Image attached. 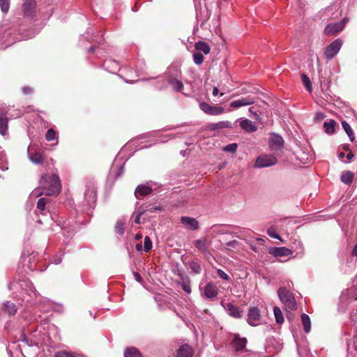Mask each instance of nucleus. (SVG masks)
Returning a JSON list of instances; mask_svg holds the SVG:
<instances>
[{"mask_svg": "<svg viewBox=\"0 0 357 357\" xmlns=\"http://www.w3.org/2000/svg\"><path fill=\"white\" fill-rule=\"evenodd\" d=\"M61 184L59 177L56 174L47 175L45 174L42 176L40 181V188L35 189L31 195L39 197L43 194L46 195H57L61 190Z\"/></svg>", "mask_w": 357, "mask_h": 357, "instance_id": "nucleus-1", "label": "nucleus"}, {"mask_svg": "<svg viewBox=\"0 0 357 357\" xmlns=\"http://www.w3.org/2000/svg\"><path fill=\"white\" fill-rule=\"evenodd\" d=\"M278 296L287 311L295 310L297 303L294 294L286 287H280L278 290Z\"/></svg>", "mask_w": 357, "mask_h": 357, "instance_id": "nucleus-2", "label": "nucleus"}, {"mask_svg": "<svg viewBox=\"0 0 357 357\" xmlns=\"http://www.w3.org/2000/svg\"><path fill=\"white\" fill-rule=\"evenodd\" d=\"M278 162L275 156L271 154H261L259 155L255 161V167L265 168L275 165Z\"/></svg>", "mask_w": 357, "mask_h": 357, "instance_id": "nucleus-3", "label": "nucleus"}, {"mask_svg": "<svg viewBox=\"0 0 357 357\" xmlns=\"http://www.w3.org/2000/svg\"><path fill=\"white\" fill-rule=\"evenodd\" d=\"M342 45V41L340 38L331 43L325 49V57L329 60L332 59L340 52Z\"/></svg>", "mask_w": 357, "mask_h": 357, "instance_id": "nucleus-4", "label": "nucleus"}, {"mask_svg": "<svg viewBox=\"0 0 357 357\" xmlns=\"http://www.w3.org/2000/svg\"><path fill=\"white\" fill-rule=\"evenodd\" d=\"M261 311L257 307H250L248 312L247 322L252 326H257L261 324Z\"/></svg>", "mask_w": 357, "mask_h": 357, "instance_id": "nucleus-5", "label": "nucleus"}, {"mask_svg": "<svg viewBox=\"0 0 357 357\" xmlns=\"http://www.w3.org/2000/svg\"><path fill=\"white\" fill-rule=\"evenodd\" d=\"M84 192V198L86 205L89 207H93L96 202V190L93 183H90L86 186Z\"/></svg>", "mask_w": 357, "mask_h": 357, "instance_id": "nucleus-6", "label": "nucleus"}, {"mask_svg": "<svg viewBox=\"0 0 357 357\" xmlns=\"http://www.w3.org/2000/svg\"><path fill=\"white\" fill-rule=\"evenodd\" d=\"M199 108L206 114L217 116L224 112V108L222 107L211 105L206 102H202L199 103Z\"/></svg>", "mask_w": 357, "mask_h": 357, "instance_id": "nucleus-7", "label": "nucleus"}, {"mask_svg": "<svg viewBox=\"0 0 357 357\" xmlns=\"http://www.w3.org/2000/svg\"><path fill=\"white\" fill-rule=\"evenodd\" d=\"M347 21V20L344 18L341 22L328 24L324 29V33L326 35H334L343 29Z\"/></svg>", "mask_w": 357, "mask_h": 357, "instance_id": "nucleus-8", "label": "nucleus"}, {"mask_svg": "<svg viewBox=\"0 0 357 357\" xmlns=\"http://www.w3.org/2000/svg\"><path fill=\"white\" fill-rule=\"evenodd\" d=\"M269 147L273 151H278L280 150L284 145V141L282 137L275 133H273L271 135L269 142H268Z\"/></svg>", "mask_w": 357, "mask_h": 357, "instance_id": "nucleus-9", "label": "nucleus"}, {"mask_svg": "<svg viewBox=\"0 0 357 357\" xmlns=\"http://www.w3.org/2000/svg\"><path fill=\"white\" fill-rule=\"evenodd\" d=\"M29 159L34 164H40L43 161V157L41 153H38L33 149V145H29L27 149Z\"/></svg>", "mask_w": 357, "mask_h": 357, "instance_id": "nucleus-10", "label": "nucleus"}, {"mask_svg": "<svg viewBox=\"0 0 357 357\" xmlns=\"http://www.w3.org/2000/svg\"><path fill=\"white\" fill-rule=\"evenodd\" d=\"M268 252L273 256L278 257L290 255L293 253V250L286 247H275L271 248L268 250Z\"/></svg>", "mask_w": 357, "mask_h": 357, "instance_id": "nucleus-11", "label": "nucleus"}, {"mask_svg": "<svg viewBox=\"0 0 357 357\" xmlns=\"http://www.w3.org/2000/svg\"><path fill=\"white\" fill-rule=\"evenodd\" d=\"M254 102L255 100L253 98L250 96H247L231 101L230 102V107L233 108H239L243 106L252 105Z\"/></svg>", "mask_w": 357, "mask_h": 357, "instance_id": "nucleus-12", "label": "nucleus"}, {"mask_svg": "<svg viewBox=\"0 0 357 357\" xmlns=\"http://www.w3.org/2000/svg\"><path fill=\"white\" fill-rule=\"evenodd\" d=\"M181 222L188 229L190 230H197L199 229L198 221L191 217L182 216L181 218Z\"/></svg>", "mask_w": 357, "mask_h": 357, "instance_id": "nucleus-13", "label": "nucleus"}, {"mask_svg": "<svg viewBox=\"0 0 357 357\" xmlns=\"http://www.w3.org/2000/svg\"><path fill=\"white\" fill-rule=\"evenodd\" d=\"M218 290L215 284L212 282L208 283L204 288L205 296L211 300H215L218 296Z\"/></svg>", "mask_w": 357, "mask_h": 357, "instance_id": "nucleus-14", "label": "nucleus"}, {"mask_svg": "<svg viewBox=\"0 0 357 357\" xmlns=\"http://www.w3.org/2000/svg\"><path fill=\"white\" fill-rule=\"evenodd\" d=\"M35 0H25L22 5L24 13L27 17H31L35 13L36 8Z\"/></svg>", "mask_w": 357, "mask_h": 357, "instance_id": "nucleus-15", "label": "nucleus"}, {"mask_svg": "<svg viewBox=\"0 0 357 357\" xmlns=\"http://www.w3.org/2000/svg\"><path fill=\"white\" fill-rule=\"evenodd\" d=\"M195 246L203 254H208L209 243L206 237H202L194 242Z\"/></svg>", "mask_w": 357, "mask_h": 357, "instance_id": "nucleus-16", "label": "nucleus"}, {"mask_svg": "<svg viewBox=\"0 0 357 357\" xmlns=\"http://www.w3.org/2000/svg\"><path fill=\"white\" fill-rule=\"evenodd\" d=\"M192 356L193 349L187 344L180 346L177 350L176 357H192Z\"/></svg>", "mask_w": 357, "mask_h": 357, "instance_id": "nucleus-17", "label": "nucleus"}, {"mask_svg": "<svg viewBox=\"0 0 357 357\" xmlns=\"http://www.w3.org/2000/svg\"><path fill=\"white\" fill-rule=\"evenodd\" d=\"M240 126L243 130L248 132H253L257 131V126L250 120L245 119L241 121Z\"/></svg>", "mask_w": 357, "mask_h": 357, "instance_id": "nucleus-18", "label": "nucleus"}, {"mask_svg": "<svg viewBox=\"0 0 357 357\" xmlns=\"http://www.w3.org/2000/svg\"><path fill=\"white\" fill-rule=\"evenodd\" d=\"M227 311L230 316L234 318H241L243 316V310H241L240 307L235 306L231 303H228L227 305Z\"/></svg>", "mask_w": 357, "mask_h": 357, "instance_id": "nucleus-19", "label": "nucleus"}, {"mask_svg": "<svg viewBox=\"0 0 357 357\" xmlns=\"http://www.w3.org/2000/svg\"><path fill=\"white\" fill-rule=\"evenodd\" d=\"M247 340L245 337H240L238 335H235L232 344L236 351L243 350L246 345Z\"/></svg>", "mask_w": 357, "mask_h": 357, "instance_id": "nucleus-20", "label": "nucleus"}, {"mask_svg": "<svg viewBox=\"0 0 357 357\" xmlns=\"http://www.w3.org/2000/svg\"><path fill=\"white\" fill-rule=\"evenodd\" d=\"M150 211L151 212L153 211H160L161 210V207L160 206H155V207H151L150 208H148V206L146 207V208H139L138 209V211H135L134 213V214L135 215L136 214V216L135 218V222L136 224H139L140 223V220H141V216L145 212V211Z\"/></svg>", "mask_w": 357, "mask_h": 357, "instance_id": "nucleus-21", "label": "nucleus"}, {"mask_svg": "<svg viewBox=\"0 0 357 357\" xmlns=\"http://www.w3.org/2000/svg\"><path fill=\"white\" fill-rule=\"evenodd\" d=\"M207 127L210 130L228 128L231 127V123L229 121H220L218 123H209Z\"/></svg>", "mask_w": 357, "mask_h": 357, "instance_id": "nucleus-22", "label": "nucleus"}, {"mask_svg": "<svg viewBox=\"0 0 357 357\" xmlns=\"http://www.w3.org/2000/svg\"><path fill=\"white\" fill-rule=\"evenodd\" d=\"M181 282H179V284L181 285L182 289L187 293L188 294H190L191 293V286H190V278L184 275H180Z\"/></svg>", "mask_w": 357, "mask_h": 357, "instance_id": "nucleus-23", "label": "nucleus"}, {"mask_svg": "<svg viewBox=\"0 0 357 357\" xmlns=\"http://www.w3.org/2000/svg\"><path fill=\"white\" fill-rule=\"evenodd\" d=\"M152 189L151 187L145 185H139L137 186L135 191V195L137 198H139V196H145L151 193Z\"/></svg>", "mask_w": 357, "mask_h": 357, "instance_id": "nucleus-24", "label": "nucleus"}, {"mask_svg": "<svg viewBox=\"0 0 357 357\" xmlns=\"http://www.w3.org/2000/svg\"><path fill=\"white\" fill-rule=\"evenodd\" d=\"M2 310L9 316L14 315L17 312V307L15 305L10 301H6L3 303Z\"/></svg>", "mask_w": 357, "mask_h": 357, "instance_id": "nucleus-25", "label": "nucleus"}, {"mask_svg": "<svg viewBox=\"0 0 357 357\" xmlns=\"http://www.w3.org/2000/svg\"><path fill=\"white\" fill-rule=\"evenodd\" d=\"M169 84L171 85L172 89L178 92H181L183 89V84L181 80L176 79V78H171L168 80Z\"/></svg>", "mask_w": 357, "mask_h": 357, "instance_id": "nucleus-26", "label": "nucleus"}, {"mask_svg": "<svg viewBox=\"0 0 357 357\" xmlns=\"http://www.w3.org/2000/svg\"><path fill=\"white\" fill-rule=\"evenodd\" d=\"M293 248H294V250L296 252V255L294 257L301 258L303 257L305 254V248L303 244L301 242L298 241L294 243Z\"/></svg>", "mask_w": 357, "mask_h": 357, "instance_id": "nucleus-27", "label": "nucleus"}, {"mask_svg": "<svg viewBox=\"0 0 357 357\" xmlns=\"http://www.w3.org/2000/svg\"><path fill=\"white\" fill-rule=\"evenodd\" d=\"M354 177V174L349 171L343 172L340 176L341 181L347 185H350Z\"/></svg>", "mask_w": 357, "mask_h": 357, "instance_id": "nucleus-28", "label": "nucleus"}, {"mask_svg": "<svg viewBox=\"0 0 357 357\" xmlns=\"http://www.w3.org/2000/svg\"><path fill=\"white\" fill-rule=\"evenodd\" d=\"M301 318L305 332L306 333H310L311 329V321L309 316L305 313H303Z\"/></svg>", "mask_w": 357, "mask_h": 357, "instance_id": "nucleus-29", "label": "nucleus"}, {"mask_svg": "<svg viewBox=\"0 0 357 357\" xmlns=\"http://www.w3.org/2000/svg\"><path fill=\"white\" fill-rule=\"evenodd\" d=\"M195 47L199 52H203L205 54H208L211 51L210 46L207 43L202 41L196 43Z\"/></svg>", "mask_w": 357, "mask_h": 357, "instance_id": "nucleus-30", "label": "nucleus"}, {"mask_svg": "<svg viewBox=\"0 0 357 357\" xmlns=\"http://www.w3.org/2000/svg\"><path fill=\"white\" fill-rule=\"evenodd\" d=\"M50 202V199L41 197L38 200L37 209L40 211L42 215L45 214L46 204Z\"/></svg>", "mask_w": 357, "mask_h": 357, "instance_id": "nucleus-31", "label": "nucleus"}, {"mask_svg": "<svg viewBox=\"0 0 357 357\" xmlns=\"http://www.w3.org/2000/svg\"><path fill=\"white\" fill-rule=\"evenodd\" d=\"M8 119L6 115L0 116V133L2 135H5L8 129Z\"/></svg>", "mask_w": 357, "mask_h": 357, "instance_id": "nucleus-32", "label": "nucleus"}, {"mask_svg": "<svg viewBox=\"0 0 357 357\" xmlns=\"http://www.w3.org/2000/svg\"><path fill=\"white\" fill-rule=\"evenodd\" d=\"M124 357H142V355L137 348L130 347L124 351Z\"/></svg>", "mask_w": 357, "mask_h": 357, "instance_id": "nucleus-33", "label": "nucleus"}, {"mask_svg": "<svg viewBox=\"0 0 357 357\" xmlns=\"http://www.w3.org/2000/svg\"><path fill=\"white\" fill-rule=\"evenodd\" d=\"M335 124L336 122L333 119H331L329 121L324 122V128L325 132L328 134H333L335 132Z\"/></svg>", "mask_w": 357, "mask_h": 357, "instance_id": "nucleus-34", "label": "nucleus"}, {"mask_svg": "<svg viewBox=\"0 0 357 357\" xmlns=\"http://www.w3.org/2000/svg\"><path fill=\"white\" fill-rule=\"evenodd\" d=\"M273 313L277 324H281L284 322V317L280 307L275 306Z\"/></svg>", "mask_w": 357, "mask_h": 357, "instance_id": "nucleus-35", "label": "nucleus"}, {"mask_svg": "<svg viewBox=\"0 0 357 357\" xmlns=\"http://www.w3.org/2000/svg\"><path fill=\"white\" fill-rule=\"evenodd\" d=\"M342 126L346 133L347 134L349 139L353 142L354 140V135L352 131V129L349 124L345 121H342Z\"/></svg>", "mask_w": 357, "mask_h": 357, "instance_id": "nucleus-36", "label": "nucleus"}, {"mask_svg": "<svg viewBox=\"0 0 357 357\" xmlns=\"http://www.w3.org/2000/svg\"><path fill=\"white\" fill-rule=\"evenodd\" d=\"M189 267L191 271L195 274H199L202 271V268L199 264L197 261H191L190 263Z\"/></svg>", "mask_w": 357, "mask_h": 357, "instance_id": "nucleus-37", "label": "nucleus"}, {"mask_svg": "<svg viewBox=\"0 0 357 357\" xmlns=\"http://www.w3.org/2000/svg\"><path fill=\"white\" fill-rule=\"evenodd\" d=\"M0 8L3 13H7L10 8V0H0Z\"/></svg>", "mask_w": 357, "mask_h": 357, "instance_id": "nucleus-38", "label": "nucleus"}, {"mask_svg": "<svg viewBox=\"0 0 357 357\" xmlns=\"http://www.w3.org/2000/svg\"><path fill=\"white\" fill-rule=\"evenodd\" d=\"M193 61L195 64L201 65L204 61V56L201 52H197L193 54Z\"/></svg>", "mask_w": 357, "mask_h": 357, "instance_id": "nucleus-39", "label": "nucleus"}, {"mask_svg": "<svg viewBox=\"0 0 357 357\" xmlns=\"http://www.w3.org/2000/svg\"><path fill=\"white\" fill-rule=\"evenodd\" d=\"M267 234L271 238H275V239H278V240L282 241L280 236L277 234L276 230L274 227H269L267 229Z\"/></svg>", "mask_w": 357, "mask_h": 357, "instance_id": "nucleus-40", "label": "nucleus"}, {"mask_svg": "<svg viewBox=\"0 0 357 357\" xmlns=\"http://www.w3.org/2000/svg\"><path fill=\"white\" fill-rule=\"evenodd\" d=\"M301 79L304 86L306 87L307 91L310 92L312 91V84L310 79L305 74L301 75Z\"/></svg>", "mask_w": 357, "mask_h": 357, "instance_id": "nucleus-41", "label": "nucleus"}, {"mask_svg": "<svg viewBox=\"0 0 357 357\" xmlns=\"http://www.w3.org/2000/svg\"><path fill=\"white\" fill-rule=\"evenodd\" d=\"M152 248V242L149 236L144 238V251L149 252Z\"/></svg>", "mask_w": 357, "mask_h": 357, "instance_id": "nucleus-42", "label": "nucleus"}, {"mask_svg": "<svg viewBox=\"0 0 357 357\" xmlns=\"http://www.w3.org/2000/svg\"><path fill=\"white\" fill-rule=\"evenodd\" d=\"M237 149V144H229L223 147L222 150L225 152L229 153H235Z\"/></svg>", "mask_w": 357, "mask_h": 357, "instance_id": "nucleus-43", "label": "nucleus"}, {"mask_svg": "<svg viewBox=\"0 0 357 357\" xmlns=\"http://www.w3.org/2000/svg\"><path fill=\"white\" fill-rule=\"evenodd\" d=\"M56 138V132L52 128L49 129L45 134L47 141H52Z\"/></svg>", "mask_w": 357, "mask_h": 357, "instance_id": "nucleus-44", "label": "nucleus"}, {"mask_svg": "<svg viewBox=\"0 0 357 357\" xmlns=\"http://www.w3.org/2000/svg\"><path fill=\"white\" fill-rule=\"evenodd\" d=\"M115 231L119 235H122L124 233V223L118 222L115 226Z\"/></svg>", "mask_w": 357, "mask_h": 357, "instance_id": "nucleus-45", "label": "nucleus"}, {"mask_svg": "<svg viewBox=\"0 0 357 357\" xmlns=\"http://www.w3.org/2000/svg\"><path fill=\"white\" fill-rule=\"evenodd\" d=\"M217 273L222 279H223L226 281L231 280L230 277L226 273H225L222 269H220V268L217 269Z\"/></svg>", "mask_w": 357, "mask_h": 357, "instance_id": "nucleus-46", "label": "nucleus"}, {"mask_svg": "<svg viewBox=\"0 0 357 357\" xmlns=\"http://www.w3.org/2000/svg\"><path fill=\"white\" fill-rule=\"evenodd\" d=\"M22 341L23 342H25L29 347L37 346V344H38L37 342H36L35 341H33V340H31L30 342H29L26 337L24 335L22 337Z\"/></svg>", "mask_w": 357, "mask_h": 357, "instance_id": "nucleus-47", "label": "nucleus"}, {"mask_svg": "<svg viewBox=\"0 0 357 357\" xmlns=\"http://www.w3.org/2000/svg\"><path fill=\"white\" fill-rule=\"evenodd\" d=\"M62 253L57 254L54 259L53 263L54 264H59L62 261Z\"/></svg>", "mask_w": 357, "mask_h": 357, "instance_id": "nucleus-48", "label": "nucleus"}, {"mask_svg": "<svg viewBox=\"0 0 357 357\" xmlns=\"http://www.w3.org/2000/svg\"><path fill=\"white\" fill-rule=\"evenodd\" d=\"M22 91L24 94H30L32 92V89L29 86H24L22 88Z\"/></svg>", "mask_w": 357, "mask_h": 357, "instance_id": "nucleus-49", "label": "nucleus"}, {"mask_svg": "<svg viewBox=\"0 0 357 357\" xmlns=\"http://www.w3.org/2000/svg\"><path fill=\"white\" fill-rule=\"evenodd\" d=\"M134 277H135V279L139 282H141L142 280V276L138 273H134Z\"/></svg>", "mask_w": 357, "mask_h": 357, "instance_id": "nucleus-50", "label": "nucleus"}, {"mask_svg": "<svg viewBox=\"0 0 357 357\" xmlns=\"http://www.w3.org/2000/svg\"><path fill=\"white\" fill-rule=\"evenodd\" d=\"M237 243H238V242L234 240V241L227 242V245L231 246V247H234Z\"/></svg>", "mask_w": 357, "mask_h": 357, "instance_id": "nucleus-51", "label": "nucleus"}, {"mask_svg": "<svg viewBox=\"0 0 357 357\" xmlns=\"http://www.w3.org/2000/svg\"><path fill=\"white\" fill-rule=\"evenodd\" d=\"M218 93H219L218 88L216 86H214L213 89V92H212L213 95L214 96H217L218 95Z\"/></svg>", "mask_w": 357, "mask_h": 357, "instance_id": "nucleus-52", "label": "nucleus"}, {"mask_svg": "<svg viewBox=\"0 0 357 357\" xmlns=\"http://www.w3.org/2000/svg\"><path fill=\"white\" fill-rule=\"evenodd\" d=\"M249 112H250V113L251 114V116H252V117L255 118V117H257V116H258V114H257V112H253V111H252V108H250V109H249Z\"/></svg>", "mask_w": 357, "mask_h": 357, "instance_id": "nucleus-53", "label": "nucleus"}, {"mask_svg": "<svg viewBox=\"0 0 357 357\" xmlns=\"http://www.w3.org/2000/svg\"><path fill=\"white\" fill-rule=\"evenodd\" d=\"M354 158V154L352 152H349L347 155V158L348 160H351Z\"/></svg>", "mask_w": 357, "mask_h": 357, "instance_id": "nucleus-54", "label": "nucleus"}, {"mask_svg": "<svg viewBox=\"0 0 357 357\" xmlns=\"http://www.w3.org/2000/svg\"><path fill=\"white\" fill-rule=\"evenodd\" d=\"M0 168L2 170H7L8 169L6 164H3V162H0Z\"/></svg>", "mask_w": 357, "mask_h": 357, "instance_id": "nucleus-55", "label": "nucleus"}, {"mask_svg": "<svg viewBox=\"0 0 357 357\" xmlns=\"http://www.w3.org/2000/svg\"><path fill=\"white\" fill-rule=\"evenodd\" d=\"M136 249L138 250V251H142V244H137L136 245Z\"/></svg>", "mask_w": 357, "mask_h": 357, "instance_id": "nucleus-56", "label": "nucleus"}, {"mask_svg": "<svg viewBox=\"0 0 357 357\" xmlns=\"http://www.w3.org/2000/svg\"><path fill=\"white\" fill-rule=\"evenodd\" d=\"M344 156H345V154H344V153H343V152H340V153H339V154H338V158H339L340 159H342V158H344Z\"/></svg>", "mask_w": 357, "mask_h": 357, "instance_id": "nucleus-57", "label": "nucleus"}, {"mask_svg": "<svg viewBox=\"0 0 357 357\" xmlns=\"http://www.w3.org/2000/svg\"><path fill=\"white\" fill-rule=\"evenodd\" d=\"M353 255L355 256H357V243L356 244V245L353 250Z\"/></svg>", "mask_w": 357, "mask_h": 357, "instance_id": "nucleus-58", "label": "nucleus"}, {"mask_svg": "<svg viewBox=\"0 0 357 357\" xmlns=\"http://www.w3.org/2000/svg\"><path fill=\"white\" fill-rule=\"evenodd\" d=\"M349 146L348 144H344L343 146V149L345 150V151H348L349 150Z\"/></svg>", "mask_w": 357, "mask_h": 357, "instance_id": "nucleus-59", "label": "nucleus"}, {"mask_svg": "<svg viewBox=\"0 0 357 357\" xmlns=\"http://www.w3.org/2000/svg\"><path fill=\"white\" fill-rule=\"evenodd\" d=\"M123 166H121V172H120V173L116 176V177H119V176H121V174H122V172H123Z\"/></svg>", "mask_w": 357, "mask_h": 357, "instance_id": "nucleus-60", "label": "nucleus"}, {"mask_svg": "<svg viewBox=\"0 0 357 357\" xmlns=\"http://www.w3.org/2000/svg\"><path fill=\"white\" fill-rule=\"evenodd\" d=\"M141 238H142V236H141V235H139V234H137V235H136V236H135V238H136L137 240H139Z\"/></svg>", "mask_w": 357, "mask_h": 357, "instance_id": "nucleus-61", "label": "nucleus"}, {"mask_svg": "<svg viewBox=\"0 0 357 357\" xmlns=\"http://www.w3.org/2000/svg\"><path fill=\"white\" fill-rule=\"evenodd\" d=\"M93 51H94V47L92 46V47H91L89 48V52H93Z\"/></svg>", "mask_w": 357, "mask_h": 357, "instance_id": "nucleus-62", "label": "nucleus"}]
</instances>
